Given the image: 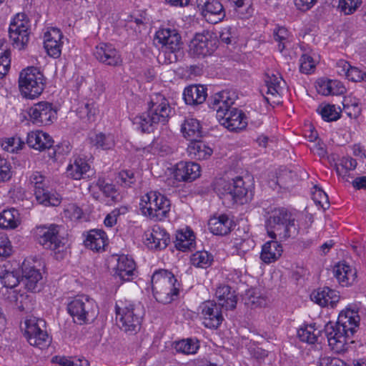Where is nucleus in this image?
I'll use <instances>...</instances> for the list:
<instances>
[{
	"label": "nucleus",
	"instance_id": "nucleus-3",
	"mask_svg": "<svg viewBox=\"0 0 366 366\" xmlns=\"http://www.w3.org/2000/svg\"><path fill=\"white\" fill-rule=\"evenodd\" d=\"M295 222V216L286 208H274L269 213L267 220V234L273 239L295 237L298 234Z\"/></svg>",
	"mask_w": 366,
	"mask_h": 366
},
{
	"label": "nucleus",
	"instance_id": "nucleus-12",
	"mask_svg": "<svg viewBox=\"0 0 366 366\" xmlns=\"http://www.w3.org/2000/svg\"><path fill=\"white\" fill-rule=\"evenodd\" d=\"M9 36L14 46L24 49L29 41L30 24L24 14H17L10 23Z\"/></svg>",
	"mask_w": 366,
	"mask_h": 366
},
{
	"label": "nucleus",
	"instance_id": "nucleus-54",
	"mask_svg": "<svg viewBox=\"0 0 366 366\" xmlns=\"http://www.w3.org/2000/svg\"><path fill=\"white\" fill-rule=\"evenodd\" d=\"M313 189L314 191H312V198L315 203L323 209L329 208L330 202L327 194L317 186L314 187Z\"/></svg>",
	"mask_w": 366,
	"mask_h": 366
},
{
	"label": "nucleus",
	"instance_id": "nucleus-11",
	"mask_svg": "<svg viewBox=\"0 0 366 366\" xmlns=\"http://www.w3.org/2000/svg\"><path fill=\"white\" fill-rule=\"evenodd\" d=\"M24 326V335L31 345L40 350L49 346L51 340L45 330L46 323L44 320L30 317L25 320Z\"/></svg>",
	"mask_w": 366,
	"mask_h": 366
},
{
	"label": "nucleus",
	"instance_id": "nucleus-14",
	"mask_svg": "<svg viewBox=\"0 0 366 366\" xmlns=\"http://www.w3.org/2000/svg\"><path fill=\"white\" fill-rule=\"evenodd\" d=\"M156 39L169 53L168 59L170 61L177 60L176 52L179 51L182 41L179 34L175 29H162L156 33Z\"/></svg>",
	"mask_w": 366,
	"mask_h": 366
},
{
	"label": "nucleus",
	"instance_id": "nucleus-28",
	"mask_svg": "<svg viewBox=\"0 0 366 366\" xmlns=\"http://www.w3.org/2000/svg\"><path fill=\"white\" fill-rule=\"evenodd\" d=\"M91 166L87 161L81 157H76L73 163L68 165L66 174L75 180L89 177L91 172Z\"/></svg>",
	"mask_w": 366,
	"mask_h": 366
},
{
	"label": "nucleus",
	"instance_id": "nucleus-18",
	"mask_svg": "<svg viewBox=\"0 0 366 366\" xmlns=\"http://www.w3.org/2000/svg\"><path fill=\"white\" fill-rule=\"evenodd\" d=\"M201 14L207 21L217 24L226 16L224 8L219 0H197Z\"/></svg>",
	"mask_w": 366,
	"mask_h": 366
},
{
	"label": "nucleus",
	"instance_id": "nucleus-31",
	"mask_svg": "<svg viewBox=\"0 0 366 366\" xmlns=\"http://www.w3.org/2000/svg\"><path fill=\"white\" fill-rule=\"evenodd\" d=\"M234 104V99L229 95V92L222 91L215 94L211 99L209 107L216 111L217 118L219 117V112L227 113L233 109L232 105Z\"/></svg>",
	"mask_w": 366,
	"mask_h": 366
},
{
	"label": "nucleus",
	"instance_id": "nucleus-1",
	"mask_svg": "<svg viewBox=\"0 0 366 366\" xmlns=\"http://www.w3.org/2000/svg\"><path fill=\"white\" fill-rule=\"evenodd\" d=\"M360 320L357 311L347 309L340 313L335 324L329 322L325 325V335L332 351L342 353L347 350V343L358 328Z\"/></svg>",
	"mask_w": 366,
	"mask_h": 366
},
{
	"label": "nucleus",
	"instance_id": "nucleus-38",
	"mask_svg": "<svg viewBox=\"0 0 366 366\" xmlns=\"http://www.w3.org/2000/svg\"><path fill=\"white\" fill-rule=\"evenodd\" d=\"M282 78L279 74H272L271 76L267 75L265 79V84L267 87L266 94L271 95L272 97H265V99L267 102L272 100L273 103L279 102V99H277L280 96L281 92L280 84L282 81Z\"/></svg>",
	"mask_w": 366,
	"mask_h": 366
},
{
	"label": "nucleus",
	"instance_id": "nucleus-19",
	"mask_svg": "<svg viewBox=\"0 0 366 366\" xmlns=\"http://www.w3.org/2000/svg\"><path fill=\"white\" fill-rule=\"evenodd\" d=\"M217 119L221 125L231 132L242 130L247 125L244 114L237 108L230 109L227 113L220 112Z\"/></svg>",
	"mask_w": 366,
	"mask_h": 366
},
{
	"label": "nucleus",
	"instance_id": "nucleus-32",
	"mask_svg": "<svg viewBox=\"0 0 366 366\" xmlns=\"http://www.w3.org/2000/svg\"><path fill=\"white\" fill-rule=\"evenodd\" d=\"M335 277L342 286L352 285L356 280V269L345 262H339L334 268Z\"/></svg>",
	"mask_w": 366,
	"mask_h": 366
},
{
	"label": "nucleus",
	"instance_id": "nucleus-56",
	"mask_svg": "<svg viewBox=\"0 0 366 366\" xmlns=\"http://www.w3.org/2000/svg\"><path fill=\"white\" fill-rule=\"evenodd\" d=\"M362 0H340L338 8L345 15L353 14L361 5Z\"/></svg>",
	"mask_w": 366,
	"mask_h": 366
},
{
	"label": "nucleus",
	"instance_id": "nucleus-33",
	"mask_svg": "<svg viewBox=\"0 0 366 366\" xmlns=\"http://www.w3.org/2000/svg\"><path fill=\"white\" fill-rule=\"evenodd\" d=\"M207 89L202 85H192L184 89L183 97L188 105L201 104L206 100Z\"/></svg>",
	"mask_w": 366,
	"mask_h": 366
},
{
	"label": "nucleus",
	"instance_id": "nucleus-10",
	"mask_svg": "<svg viewBox=\"0 0 366 366\" xmlns=\"http://www.w3.org/2000/svg\"><path fill=\"white\" fill-rule=\"evenodd\" d=\"M60 227L57 224L42 225L35 229L38 242L45 249L53 251L56 258H62L65 249V238L60 235Z\"/></svg>",
	"mask_w": 366,
	"mask_h": 366
},
{
	"label": "nucleus",
	"instance_id": "nucleus-7",
	"mask_svg": "<svg viewBox=\"0 0 366 366\" xmlns=\"http://www.w3.org/2000/svg\"><path fill=\"white\" fill-rule=\"evenodd\" d=\"M170 201L157 191H150L141 197L139 209L143 215L154 221L165 219L170 211Z\"/></svg>",
	"mask_w": 366,
	"mask_h": 366
},
{
	"label": "nucleus",
	"instance_id": "nucleus-59",
	"mask_svg": "<svg viewBox=\"0 0 366 366\" xmlns=\"http://www.w3.org/2000/svg\"><path fill=\"white\" fill-rule=\"evenodd\" d=\"M11 166L10 162L0 156V182H6L11 177Z\"/></svg>",
	"mask_w": 366,
	"mask_h": 366
},
{
	"label": "nucleus",
	"instance_id": "nucleus-21",
	"mask_svg": "<svg viewBox=\"0 0 366 366\" xmlns=\"http://www.w3.org/2000/svg\"><path fill=\"white\" fill-rule=\"evenodd\" d=\"M117 265L114 268V276L121 281H130L136 276V264L134 259L128 255L116 256Z\"/></svg>",
	"mask_w": 366,
	"mask_h": 366
},
{
	"label": "nucleus",
	"instance_id": "nucleus-30",
	"mask_svg": "<svg viewBox=\"0 0 366 366\" xmlns=\"http://www.w3.org/2000/svg\"><path fill=\"white\" fill-rule=\"evenodd\" d=\"M316 88L317 92L324 96L341 95L345 92V87L340 81L325 78L317 79Z\"/></svg>",
	"mask_w": 366,
	"mask_h": 366
},
{
	"label": "nucleus",
	"instance_id": "nucleus-44",
	"mask_svg": "<svg viewBox=\"0 0 366 366\" xmlns=\"http://www.w3.org/2000/svg\"><path fill=\"white\" fill-rule=\"evenodd\" d=\"M317 62L316 54L310 49H305L300 59V71L303 74H311L315 71Z\"/></svg>",
	"mask_w": 366,
	"mask_h": 366
},
{
	"label": "nucleus",
	"instance_id": "nucleus-23",
	"mask_svg": "<svg viewBox=\"0 0 366 366\" xmlns=\"http://www.w3.org/2000/svg\"><path fill=\"white\" fill-rule=\"evenodd\" d=\"M62 38V33L57 28H51L44 34V48L49 56L57 58L61 55L63 44L61 41Z\"/></svg>",
	"mask_w": 366,
	"mask_h": 366
},
{
	"label": "nucleus",
	"instance_id": "nucleus-9",
	"mask_svg": "<svg viewBox=\"0 0 366 366\" xmlns=\"http://www.w3.org/2000/svg\"><path fill=\"white\" fill-rule=\"evenodd\" d=\"M69 314L78 325L92 322L98 315V306L96 302L87 295H78L67 305Z\"/></svg>",
	"mask_w": 366,
	"mask_h": 366
},
{
	"label": "nucleus",
	"instance_id": "nucleus-34",
	"mask_svg": "<svg viewBox=\"0 0 366 366\" xmlns=\"http://www.w3.org/2000/svg\"><path fill=\"white\" fill-rule=\"evenodd\" d=\"M233 222L226 214L213 217L208 222L209 229L216 235H226L230 232Z\"/></svg>",
	"mask_w": 366,
	"mask_h": 366
},
{
	"label": "nucleus",
	"instance_id": "nucleus-58",
	"mask_svg": "<svg viewBox=\"0 0 366 366\" xmlns=\"http://www.w3.org/2000/svg\"><path fill=\"white\" fill-rule=\"evenodd\" d=\"M1 147L4 150L14 153L21 149V142L19 138L10 137L2 141Z\"/></svg>",
	"mask_w": 366,
	"mask_h": 366
},
{
	"label": "nucleus",
	"instance_id": "nucleus-52",
	"mask_svg": "<svg viewBox=\"0 0 366 366\" xmlns=\"http://www.w3.org/2000/svg\"><path fill=\"white\" fill-rule=\"evenodd\" d=\"M212 261V256L206 251L197 252L190 257L191 264L196 267L207 268Z\"/></svg>",
	"mask_w": 366,
	"mask_h": 366
},
{
	"label": "nucleus",
	"instance_id": "nucleus-20",
	"mask_svg": "<svg viewBox=\"0 0 366 366\" xmlns=\"http://www.w3.org/2000/svg\"><path fill=\"white\" fill-rule=\"evenodd\" d=\"M94 55L99 62L108 66H117L122 61L119 52L110 44H98L95 47Z\"/></svg>",
	"mask_w": 366,
	"mask_h": 366
},
{
	"label": "nucleus",
	"instance_id": "nucleus-57",
	"mask_svg": "<svg viewBox=\"0 0 366 366\" xmlns=\"http://www.w3.org/2000/svg\"><path fill=\"white\" fill-rule=\"evenodd\" d=\"M54 363H60L64 366H89V362L85 359H76L71 360L66 357L55 356L52 358Z\"/></svg>",
	"mask_w": 366,
	"mask_h": 366
},
{
	"label": "nucleus",
	"instance_id": "nucleus-51",
	"mask_svg": "<svg viewBox=\"0 0 366 366\" xmlns=\"http://www.w3.org/2000/svg\"><path fill=\"white\" fill-rule=\"evenodd\" d=\"M98 189L105 195V197L110 198L114 202H119L121 199L119 193L116 189L114 185L106 182L104 179H98L96 184Z\"/></svg>",
	"mask_w": 366,
	"mask_h": 366
},
{
	"label": "nucleus",
	"instance_id": "nucleus-64",
	"mask_svg": "<svg viewBox=\"0 0 366 366\" xmlns=\"http://www.w3.org/2000/svg\"><path fill=\"white\" fill-rule=\"evenodd\" d=\"M351 65L345 60L340 59L336 63L337 73L342 76L346 77Z\"/></svg>",
	"mask_w": 366,
	"mask_h": 366
},
{
	"label": "nucleus",
	"instance_id": "nucleus-41",
	"mask_svg": "<svg viewBox=\"0 0 366 366\" xmlns=\"http://www.w3.org/2000/svg\"><path fill=\"white\" fill-rule=\"evenodd\" d=\"M181 131L183 136L190 142L202 137V129L199 122L195 119H187L182 125Z\"/></svg>",
	"mask_w": 366,
	"mask_h": 366
},
{
	"label": "nucleus",
	"instance_id": "nucleus-60",
	"mask_svg": "<svg viewBox=\"0 0 366 366\" xmlns=\"http://www.w3.org/2000/svg\"><path fill=\"white\" fill-rule=\"evenodd\" d=\"M82 210L74 204H68L64 209V217L71 220H78L82 216Z\"/></svg>",
	"mask_w": 366,
	"mask_h": 366
},
{
	"label": "nucleus",
	"instance_id": "nucleus-45",
	"mask_svg": "<svg viewBox=\"0 0 366 366\" xmlns=\"http://www.w3.org/2000/svg\"><path fill=\"white\" fill-rule=\"evenodd\" d=\"M90 143L97 149L103 150L112 149L115 145V139L113 134L99 132L89 137Z\"/></svg>",
	"mask_w": 366,
	"mask_h": 366
},
{
	"label": "nucleus",
	"instance_id": "nucleus-29",
	"mask_svg": "<svg viewBox=\"0 0 366 366\" xmlns=\"http://www.w3.org/2000/svg\"><path fill=\"white\" fill-rule=\"evenodd\" d=\"M215 296L217 299V305L226 310H233L237 302L235 291L228 285H221L216 290Z\"/></svg>",
	"mask_w": 366,
	"mask_h": 366
},
{
	"label": "nucleus",
	"instance_id": "nucleus-26",
	"mask_svg": "<svg viewBox=\"0 0 366 366\" xmlns=\"http://www.w3.org/2000/svg\"><path fill=\"white\" fill-rule=\"evenodd\" d=\"M310 297L314 302L321 307L330 305L333 307L340 300L339 292L327 287L317 289L311 294Z\"/></svg>",
	"mask_w": 366,
	"mask_h": 366
},
{
	"label": "nucleus",
	"instance_id": "nucleus-40",
	"mask_svg": "<svg viewBox=\"0 0 366 366\" xmlns=\"http://www.w3.org/2000/svg\"><path fill=\"white\" fill-rule=\"evenodd\" d=\"M76 113L79 118L88 122H94L99 114V109L95 102L88 100L79 103L76 109Z\"/></svg>",
	"mask_w": 366,
	"mask_h": 366
},
{
	"label": "nucleus",
	"instance_id": "nucleus-13",
	"mask_svg": "<svg viewBox=\"0 0 366 366\" xmlns=\"http://www.w3.org/2000/svg\"><path fill=\"white\" fill-rule=\"evenodd\" d=\"M29 181L34 187V194L37 201L46 206H57L61 202L59 194L52 193L48 189V180L39 172H34L29 177Z\"/></svg>",
	"mask_w": 366,
	"mask_h": 366
},
{
	"label": "nucleus",
	"instance_id": "nucleus-39",
	"mask_svg": "<svg viewBox=\"0 0 366 366\" xmlns=\"http://www.w3.org/2000/svg\"><path fill=\"white\" fill-rule=\"evenodd\" d=\"M194 233L191 229L177 231L174 241L175 247L178 250L183 252L191 249L194 247Z\"/></svg>",
	"mask_w": 366,
	"mask_h": 366
},
{
	"label": "nucleus",
	"instance_id": "nucleus-53",
	"mask_svg": "<svg viewBox=\"0 0 366 366\" xmlns=\"http://www.w3.org/2000/svg\"><path fill=\"white\" fill-rule=\"evenodd\" d=\"M317 111L326 122L336 121L340 117V109L333 104L320 107Z\"/></svg>",
	"mask_w": 366,
	"mask_h": 366
},
{
	"label": "nucleus",
	"instance_id": "nucleus-27",
	"mask_svg": "<svg viewBox=\"0 0 366 366\" xmlns=\"http://www.w3.org/2000/svg\"><path fill=\"white\" fill-rule=\"evenodd\" d=\"M200 175V166L192 162H180L177 164L174 176L179 181H193Z\"/></svg>",
	"mask_w": 366,
	"mask_h": 366
},
{
	"label": "nucleus",
	"instance_id": "nucleus-36",
	"mask_svg": "<svg viewBox=\"0 0 366 366\" xmlns=\"http://www.w3.org/2000/svg\"><path fill=\"white\" fill-rule=\"evenodd\" d=\"M108 242L106 233L100 229L89 231L84 241L86 247L97 252L104 250Z\"/></svg>",
	"mask_w": 366,
	"mask_h": 366
},
{
	"label": "nucleus",
	"instance_id": "nucleus-35",
	"mask_svg": "<svg viewBox=\"0 0 366 366\" xmlns=\"http://www.w3.org/2000/svg\"><path fill=\"white\" fill-rule=\"evenodd\" d=\"M187 152L191 159L203 160L209 158L213 150L205 142L196 139L188 144Z\"/></svg>",
	"mask_w": 366,
	"mask_h": 366
},
{
	"label": "nucleus",
	"instance_id": "nucleus-48",
	"mask_svg": "<svg viewBox=\"0 0 366 366\" xmlns=\"http://www.w3.org/2000/svg\"><path fill=\"white\" fill-rule=\"evenodd\" d=\"M274 40L278 42V50L283 53L284 50L290 46L292 36L288 30L282 26L274 29L273 31Z\"/></svg>",
	"mask_w": 366,
	"mask_h": 366
},
{
	"label": "nucleus",
	"instance_id": "nucleus-47",
	"mask_svg": "<svg viewBox=\"0 0 366 366\" xmlns=\"http://www.w3.org/2000/svg\"><path fill=\"white\" fill-rule=\"evenodd\" d=\"M321 330L315 328V325H307L297 330L300 340L308 344H314L318 341Z\"/></svg>",
	"mask_w": 366,
	"mask_h": 366
},
{
	"label": "nucleus",
	"instance_id": "nucleus-42",
	"mask_svg": "<svg viewBox=\"0 0 366 366\" xmlns=\"http://www.w3.org/2000/svg\"><path fill=\"white\" fill-rule=\"evenodd\" d=\"M19 224V214L16 209H6L0 213V228L13 229L16 228Z\"/></svg>",
	"mask_w": 366,
	"mask_h": 366
},
{
	"label": "nucleus",
	"instance_id": "nucleus-50",
	"mask_svg": "<svg viewBox=\"0 0 366 366\" xmlns=\"http://www.w3.org/2000/svg\"><path fill=\"white\" fill-rule=\"evenodd\" d=\"M174 348L177 352L185 355L195 354L199 348V342L193 339H186L175 343Z\"/></svg>",
	"mask_w": 366,
	"mask_h": 366
},
{
	"label": "nucleus",
	"instance_id": "nucleus-43",
	"mask_svg": "<svg viewBox=\"0 0 366 366\" xmlns=\"http://www.w3.org/2000/svg\"><path fill=\"white\" fill-rule=\"evenodd\" d=\"M239 19H248L252 16L254 9L251 0H228Z\"/></svg>",
	"mask_w": 366,
	"mask_h": 366
},
{
	"label": "nucleus",
	"instance_id": "nucleus-22",
	"mask_svg": "<svg viewBox=\"0 0 366 366\" xmlns=\"http://www.w3.org/2000/svg\"><path fill=\"white\" fill-rule=\"evenodd\" d=\"M169 239L165 229L159 225H154L144 232L145 244L150 249H164L167 246Z\"/></svg>",
	"mask_w": 366,
	"mask_h": 366
},
{
	"label": "nucleus",
	"instance_id": "nucleus-63",
	"mask_svg": "<svg viewBox=\"0 0 366 366\" xmlns=\"http://www.w3.org/2000/svg\"><path fill=\"white\" fill-rule=\"evenodd\" d=\"M365 72L355 66H350L346 78L352 81H360L364 79Z\"/></svg>",
	"mask_w": 366,
	"mask_h": 366
},
{
	"label": "nucleus",
	"instance_id": "nucleus-8",
	"mask_svg": "<svg viewBox=\"0 0 366 366\" xmlns=\"http://www.w3.org/2000/svg\"><path fill=\"white\" fill-rule=\"evenodd\" d=\"M46 79L39 69L29 66L19 76V88L21 95L30 99L38 97L44 91Z\"/></svg>",
	"mask_w": 366,
	"mask_h": 366
},
{
	"label": "nucleus",
	"instance_id": "nucleus-55",
	"mask_svg": "<svg viewBox=\"0 0 366 366\" xmlns=\"http://www.w3.org/2000/svg\"><path fill=\"white\" fill-rule=\"evenodd\" d=\"M3 285L8 288H13L19 283V277L16 272L5 271L0 275Z\"/></svg>",
	"mask_w": 366,
	"mask_h": 366
},
{
	"label": "nucleus",
	"instance_id": "nucleus-15",
	"mask_svg": "<svg viewBox=\"0 0 366 366\" xmlns=\"http://www.w3.org/2000/svg\"><path fill=\"white\" fill-rule=\"evenodd\" d=\"M29 116L33 124L39 127L46 126L56 119V111L54 109L52 104L40 102L29 109Z\"/></svg>",
	"mask_w": 366,
	"mask_h": 366
},
{
	"label": "nucleus",
	"instance_id": "nucleus-2",
	"mask_svg": "<svg viewBox=\"0 0 366 366\" xmlns=\"http://www.w3.org/2000/svg\"><path fill=\"white\" fill-rule=\"evenodd\" d=\"M172 108L169 100L160 93L150 96L148 109L134 119V124L142 132H150L158 124H164L172 115Z\"/></svg>",
	"mask_w": 366,
	"mask_h": 366
},
{
	"label": "nucleus",
	"instance_id": "nucleus-16",
	"mask_svg": "<svg viewBox=\"0 0 366 366\" xmlns=\"http://www.w3.org/2000/svg\"><path fill=\"white\" fill-rule=\"evenodd\" d=\"M221 307L213 301L202 302L198 308L199 315L204 327L217 329L223 321Z\"/></svg>",
	"mask_w": 366,
	"mask_h": 366
},
{
	"label": "nucleus",
	"instance_id": "nucleus-17",
	"mask_svg": "<svg viewBox=\"0 0 366 366\" xmlns=\"http://www.w3.org/2000/svg\"><path fill=\"white\" fill-rule=\"evenodd\" d=\"M216 48V40L209 32L196 34L189 44L190 54L197 57L209 55Z\"/></svg>",
	"mask_w": 366,
	"mask_h": 366
},
{
	"label": "nucleus",
	"instance_id": "nucleus-4",
	"mask_svg": "<svg viewBox=\"0 0 366 366\" xmlns=\"http://www.w3.org/2000/svg\"><path fill=\"white\" fill-rule=\"evenodd\" d=\"M214 190L225 204H243L252 199V193L245 185L240 177L231 180L217 179L214 183Z\"/></svg>",
	"mask_w": 366,
	"mask_h": 366
},
{
	"label": "nucleus",
	"instance_id": "nucleus-25",
	"mask_svg": "<svg viewBox=\"0 0 366 366\" xmlns=\"http://www.w3.org/2000/svg\"><path fill=\"white\" fill-rule=\"evenodd\" d=\"M21 272V281L25 285L26 288L31 292L39 291L40 290L39 282L42 279L40 271L29 263L24 262Z\"/></svg>",
	"mask_w": 366,
	"mask_h": 366
},
{
	"label": "nucleus",
	"instance_id": "nucleus-61",
	"mask_svg": "<svg viewBox=\"0 0 366 366\" xmlns=\"http://www.w3.org/2000/svg\"><path fill=\"white\" fill-rule=\"evenodd\" d=\"M119 179L121 184L124 187H130L136 182L134 172L127 169L122 170L119 172Z\"/></svg>",
	"mask_w": 366,
	"mask_h": 366
},
{
	"label": "nucleus",
	"instance_id": "nucleus-49",
	"mask_svg": "<svg viewBox=\"0 0 366 366\" xmlns=\"http://www.w3.org/2000/svg\"><path fill=\"white\" fill-rule=\"evenodd\" d=\"M244 304L251 308L262 307L266 305V299L255 289L246 291L244 296Z\"/></svg>",
	"mask_w": 366,
	"mask_h": 366
},
{
	"label": "nucleus",
	"instance_id": "nucleus-24",
	"mask_svg": "<svg viewBox=\"0 0 366 366\" xmlns=\"http://www.w3.org/2000/svg\"><path fill=\"white\" fill-rule=\"evenodd\" d=\"M26 143L29 147L42 152L50 149L54 145V140L49 134L35 130L27 134Z\"/></svg>",
	"mask_w": 366,
	"mask_h": 366
},
{
	"label": "nucleus",
	"instance_id": "nucleus-5",
	"mask_svg": "<svg viewBox=\"0 0 366 366\" xmlns=\"http://www.w3.org/2000/svg\"><path fill=\"white\" fill-rule=\"evenodd\" d=\"M116 320L119 327L128 335H135L141 329L144 309L140 304L126 301L116 304Z\"/></svg>",
	"mask_w": 366,
	"mask_h": 366
},
{
	"label": "nucleus",
	"instance_id": "nucleus-37",
	"mask_svg": "<svg viewBox=\"0 0 366 366\" xmlns=\"http://www.w3.org/2000/svg\"><path fill=\"white\" fill-rule=\"evenodd\" d=\"M282 252L281 244L274 240L268 241L262 247L260 258L264 263L269 264L279 259Z\"/></svg>",
	"mask_w": 366,
	"mask_h": 366
},
{
	"label": "nucleus",
	"instance_id": "nucleus-46",
	"mask_svg": "<svg viewBox=\"0 0 366 366\" xmlns=\"http://www.w3.org/2000/svg\"><path fill=\"white\" fill-rule=\"evenodd\" d=\"M11 52L6 39H0V79L7 74L11 64Z\"/></svg>",
	"mask_w": 366,
	"mask_h": 366
},
{
	"label": "nucleus",
	"instance_id": "nucleus-6",
	"mask_svg": "<svg viewBox=\"0 0 366 366\" xmlns=\"http://www.w3.org/2000/svg\"><path fill=\"white\" fill-rule=\"evenodd\" d=\"M152 285L154 296L161 303H170L178 295L179 284L168 270L156 271L152 277Z\"/></svg>",
	"mask_w": 366,
	"mask_h": 366
},
{
	"label": "nucleus",
	"instance_id": "nucleus-62",
	"mask_svg": "<svg viewBox=\"0 0 366 366\" xmlns=\"http://www.w3.org/2000/svg\"><path fill=\"white\" fill-rule=\"evenodd\" d=\"M11 253V245L8 237L0 234V256L8 257Z\"/></svg>",
	"mask_w": 366,
	"mask_h": 366
}]
</instances>
